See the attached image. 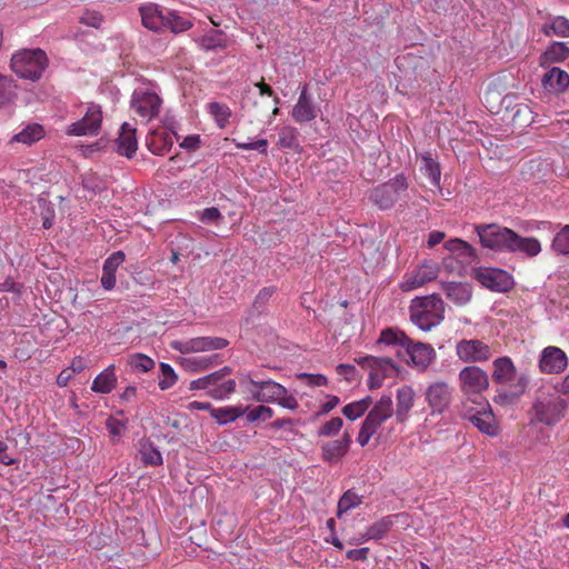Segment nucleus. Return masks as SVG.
Returning a JSON list of instances; mask_svg holds the SVG:
<instances>
[{
    "instance_id": "f257e3e1",
    "label": "nucleus",
    "mask_w": 569,
    "mask_h": 569,
    "mask_svg": "<svg viewBox=\"0 0 569 569\" xmlns=\"http://www.w3.org/2000/svg\"><path fill=\"white\" fill-rule=\"evenodd\" d=\"M238 383L242 393L260 403H277L280 407L295 411L299 403L288 389L271 379H257V375L240 373Z\"/></svg>"
},
{
    "instance_id": "f03ea898",
    "label": "nucleus",
    "mask_w": 569,
    "mask_h": 569,
    "mask_svg": "<svg viewBox=\"0 0 569 569\" xmlns=\"http://www.w3.org/2000/svg\"><path fill=\"white\" fill-rule=\"evenodd\" d=\"M492 380L500 386L493 397L496 403L510 405L526 392L530 379L526 373L517 376V368L510 357L496 358L492 361Z\"/></svg>"
},
{
    "instance_id": "7ed1b4c3",
    "label": "nucleus",
    "mask_w": 569,
    "mask_h": 569,
    "mask_svg": "<svg viewBox=\"0 0 569 569\" xmlns=\"http://www.w3.org/2000/svg\"><path fill=\"white\" fill-rule=\"evenodd\" d=\"M445 318V303L439 296L415 299L410 306V319L422 331H430Z\"/></svg>"
},
{
    "instance_id": "20e7f679",
    "label": "nucleus",
    "mask_w": 569,
    "mask_h": 569,
    "mask_svg": "<svg viewBox=\"0 0 569 569\" xmlns=\"http://www.w3.org/2000/svg\"><path fill=\"white\" fill-rule=\"evenodd\" d=\"M567 402L557 392H540L535 399L531 413L532 421L555 426L565 417Z\"/></svg>"
},
{
    "instance_id": "39448f33",
    "label": "nucleus",
    "mask_w": 569,
    "mask_h": 569,
    "mask_svg": "<svg viewBox=\"0 0 569 569\" xmlns=\"http://www.w3.org/2000/svg\"><path fill=\"white\" fill-rule=\"evenodd\" d=\"M48 67V57L39 48L23 49L11 58V69L20 78L38 80Z\"/></svg>"
},
{
    "instance_id": "423d86ee",
    "label": "nucleus",
    "mask_w": 569,
    "mask_h": 569,
    "mask_svg": "<svg viewBox=\"0 0 569 569\" xmlns=\"http://www.w3.org/2000/svg\"><path fill=\"white\" fill-rule=\"evenodd\" d=\"M130 106L137 116L150 121L160 113L162 99L153 86H140L134 89Z\"/></svg>"
},
{
    "instance_id": "0eeeda50",
    "label": "nucleus",
    "mask_w": 569,
    "mask_h": 569,
    "mask_svg": "<svg viewBox=\"0 0 569 569\" xmlns=\"http://www.w3.org/2000/svg\"><path fill=\"white\" fill-rule=\"evenodd\" d=\"M355 362L369 370L367 385L371 390L380 388L385 378L392 377L399 371V367L390 358L362 356L355 358Z\"/></svg>"
},
{
    "instance_id": "6e6552de",
    "label": "nucleus",
    "mask_w": 569,
    "mask_h": 569,
    "mask_svg": "<svg viewBox=\"0 0 569 569\" xmlns=\"http://www.w3.org/2000/svg\"><path fill=\"white\" fill-rule=\"evenodd\" d=\"M459 387L463 395L472 399L473 402L483 401L482 391L489 388L488 373L477 366H467L458 375Z\"/></svg>"
},
{
    "instance_id": "1a4fd4ad",
    "label": "nucleus",
    "mask_w": 569,
    "mask_h": 569,
    "mask_svg": "<svg viewBox=\"0 0 569 569\" xmlns=\"http://www.w3.org/2000/svg\"><path fill=\"white\" fill-rule=\"evenodd\" d=\"M408 189V182L403 174H397L389 181L376 187L370 192V200L381 210L393 207L400 194Z\"/></svg>"
},
{
    "instance_id": "9d476101",
    "label": "nucleus",
    "mask_w": 569,
    "mask_h": 569,
    "mask_svg": "<svg viewBox=\"0 0 569 569\" xmlns=\"http://www.w3.org/2000/svg\"><path fill=\"white\" fill-rule=\"evenodd\" d=\"M472 276L481 286L496 292H508L515 286L512 276L499 268L479 267L472 270Z\"/></svg>"
},
{
    "instance_id": "9b49d317",
    "label": "nucleus",
    "mask_w": 569,
    "mask_h": 569,
    "mask_svg": "<svg viewBox=\"0 0 569 569\" xmlns=\"http://www.w3.org/2000/svg\"><path fill=\"white\" fill-rule=\"evenodd\" d=\"M512 231L496 223L476 226V232L482 247L502 252L508 250Z\"/></svg>"
},
{
    "instance_id": "f8f14e48",
    "label": "nucleus",
    "mask_w": 569,
    "mask_h": 569,
    "mask_svg": "<svg viewBox=\"0 0 569 569\" xmlns=\"http://www.w3.org/2000/svg\"><path fill=\"white\" fill-rule=\"evenodd\" d=\"M403 353L407 356V365L418 371H426L437 358V352L431 345L416 341L411 338L409 339Z\"/></svg>"
},
{
    "instance_id": "ddd939ff",
    "label": "nucleus",
    "mask_w": 569,
    "mask_h": 569,
    "mask_svg": "<svg viewBox=\"0 0 569 569\" xmlns=\"http://www.w3.org/2000/svg\"><path fill=\"white\" fill-rule=\"evenodd\" d=\"M102 122V110L99 104L90 103L86 114L78 121L72 122L66 129L68 136H96L99 133Z\"/></svg>"
},
{
    "instance_id": "4468645a",
    "label": "nucleus",
    "mask_w": 569,
    "mask_h": 569,
    "mask_svg": "<svg viewBox=\"0 0 569 569\" xmlns=\"http://www.w3.org/2000/svg\"><path fill=\"white\" fill-rule=\"evenodd\" d=\"M456 355L467 363L488 361L493 352L491 347L479 339H462L456 343Z\"/></svg>"
},
{
    "instance_id": "2eb2a0df",
    "label": "nucleus",
    "mask_w": 569,
    "mask_h": 569,
    "mask_svg": "<svg viewBox=\"0 0 569 569\" xmlns=\"http://www.w3.org/2000/svg\"><path fill=\"white\" fill-rule=\"evenodd\" d=\"M426 401L431 409V413H443L451 405L453 389L446 381H435L430 383L425 392Z\"/></svg>"
},
{
    "instance_id": "dca6fc26",
    "label": "nucleus",
    "mask_w": 569,
    "mask_h": 569,
    "mask_svg": "<svg viewBox=\"0 0 569 569\" xmlns=\"http://www.w3.org/2000/svg\"><path fill=\"white\" fill-rule=\"evenodd\" d=\"M229 345L228 340L220 337H197L188 340L173 341L172 349L181 353L206 352L221 350Z\"/></svg>"
},
{
    "instance_id": "f3484780",
    "label": "nucleus",
    "mask_w": 569,
    "mask_h": 569,
    "mask_svg": "<svg viewBox=\"0 0 569 569\" xmlns=\"http://www.w3.org/2000/svg\"><path fill=\"white\" fill-rule=\"evenodd\" d=\"M476 403L479 406V409L468 410L467 418L482 433L490 437L497 436L499 427L489 402L483 400Z\"/></svg>"
},
{
    "instance_id": "a211bd4d",
    "label": "nucleus",
    "mask_w": 569,
    "mask_h": 569,
    "mask_svg": "<svg viewBox=\"0 0 569 569\" xmlns=\"http://www.w3.org/2000/svg\"><path fill=\"white\" fill-rule=\"evenodd\" d=\"M567 366L568 357L562 349L555 346H548L541 350L538 367L542 373H561L566 370Z\"/></svg>"
},
{
    "instance_id": "6ab92c4d",
    "label": "nucleus",
    "mask_w": 569,
    "mask_h": 569,
    "mask_svg": "<svg viewBox=\"0 0 569 569\" xmlns=\"http://www.w3.org/2000/svg\"><path fill=\"white\" fill-rule=\"evenodd\" d=\"M439 268L433 261H425L417 270L407 273L400 283L403 291H411L422 287L425 283L435 280L438 277Z\"/></svg>"
},
{
    "instance_id": "aec40b11",
    "label": "nucleus",
    "mask_w": 569,
    "mask_h": 569,
    "mask_svg": "<svg viewBox=\"0 0 569 569\" xmlns=\"http://www.w3.org/2000/svg\"><path fill=\"white\" fill-rule=\"evenodd\" d=\"M319 108L315 104L308 86H302L298 100L291 110V117L297 123L311 122L318 117Z\"/></svg>"
},
{
    "instance_id": "412c9836",
    "label": "nucleus",
    "mask_w": 569,
    "mask_h": 569,
    "mask_svg": "<svg viewBox=\"0 0 569 569\" xmlns=\"http://www.w3.org/2000/svg\"><path fill=\"white\" fill-rule=\"evenodd\" d=\"M177 138L176 132L161 128L150 132L147 137L146 143L150 152L157 156H162L170 151Z\"/></svg>"
},
{
    "instance_id": "4be33fe9",
    "label": "nucleus",
    "mask_w": 569,
    "mask_h": 569,
    "mask_svg": "<svg viewBox=\"0 0 569 569\" xmlns=\"http://www.w3.org/2000/svg\"><path fill=\"white\" fill-rule=\"evenodd\" d=\"M507 252L521 253L527 258H533L541 252V243L537 238L522 237L512 231Z\"/></svg>"
},
{
    "instance_id": "5701e85b",
    "label": "nucleus",
    "mask_w": 569,
    "mask_h": 569,
    "mask_svg": "<svg viewBox=\"0 0 569 569\" xmlns=\"http://www.w3.org/2000/svg\"><path fill=\"white\" fill-rule=\"evenodd\" d=\"M393 413V401L390 396L385 395L373 405L363 421L379 429Z\"/></svg>"
},
{
    "instance_id": "b1692460",
    "label": "nucleus",
    "mask_w": 569,
    "mask_h": 569,
    "mask_svg": "<svg viewBox=\"0 0 569 569\" xmlns=\"http://www.w3.org/2000/svg\"><path fill=\"white\" fill-rule=\"evenodd\" d=\"M396 515L387 516L375 523L367 527L366 531L357 539L350 541L351 545H358L368 540H380L382 539L393 527Z\"/></svg>"
},
{
    "instance_id": "393cba45",
    "label": "nucleus",
    "mask_w": 569,
    "mask_h": 569,
    "mask_svg": "<svg viewBox=\"0 0 569 569\" xmlns=\"http://www.w3.org/2000/svg\"><path fill=\"white\" fill-rule=\"evenodd\" d=\"M415 390L410 386H401L397 389L396 393V409L395 416L398 422H406L409 413L415 405Z\"/></svg>"
},
{
    "instance_id": "a878e982",
    "label": "nucleus",
    "mask_w": 569,
    "mask_h": 569,
    "mask_svg": "<svg viewBox=\"0 0 569 569\" xmlns=\"http://www.w3.org/2000/svg\"><path fill=\"white\" fill-rule=\"evenodd\" d=\"M116 146L119 154L132 158L138 148L136 128L128 122L122 123L119 137L116 140Z\"/></svg>"
},
{
    "instance_id": "bb28decb",
    "label": "nucleus",
    "mask_w": 569,
    "mask_h": 569,
    "mask_svg": "<svg viewBox=\"0 0 569 569\" xmlns=\"http://www.w3.org/2000/svg\"><path fill=\"white\" fill-rule=\"evenodd\" d=\"M350 443L351 437L348 433H343L340 439L326 442L321 447L322 459L330 463L337 462L348 452Z\"/></svg>"
},
{
    "instance_id": "cd10ccee",
    "label": "nucleus",
    "mask_w": 569,
    "mask_h": 569,
    "mask_svg": "<svg viewBox=\"0 0 569 569\" xmlns=\"http://www.w3.org/2000/svg\"><path fill=\"white\" fill-rule=\"evenodd\" d=\"M441 287L447 298L458 306L467 305L472 297V288L467 282L448 281Z\"/></svg>"
},
{
    "instance_id": "c85d7f7f",
    "label": "nucleus",
    "mask_w": 569,
    "mask_h": 569,
    "mask_svg": "<svg viewBox=\"0 0 569 569\" xmlns=\"http://www.w3.org/2000/svg\"><path fill=\"white\" fill-rule=\"evenodd\" d=\"M140 16L142 24L152 31H162L164 26L166 10L159 6L149 3L140 7Z\"/></svg>"
},
{
    "instance_id": "c756f323",
    "label": "nucleus",
    "mask_w": 569,
    "mask_h": 569,
    "mask_svg": "<svg viewBox=\"0 0 569 569\" xmlns=\"http://www.w3.org/2000/svg\"><path fill=\"white\" fill-rule=\"evenodd\" d=\"M212 377L208 385V396L216 400H223L230 397L236 390L237 381L234 379H221L219 373H210Z\"/></svg>"
},
{
    "instance_id": "7c9ffc66",
    "label": "nucleus",
    "mask_w": 569,
    "mask_h": 569,
    "mask_svg": "<svg viewBox=\"0 0 569 569\" xmlns=\"http://www.w3.org/2000/svg\"><path fill=\"white\" fill-rule=\"evenodd\" d=\"M542 84L550 91L565 92L569 88V74L562 69L553 67L543 74Z\"/></svg>"
},
{
    "instance_id": "2f4dec72",
    "label": "nucleus",
    "mask_w": 569,
    "mask_h": 569,
    "mask_svg": "<svg viewBox=\"0 0 569 569\" xmlns=\"http://www.w3.org/2000/svg\"><path fill=\"white\" fill-rule=\"evenodd\" d=\"M410 337H408L402 330L397 328H387L380 332V337L377 340V345H383L388 347H400L405 350ZM403 351H398V357L402 356Z\"/></svg>"
},
{
    "instance_id": "473e14b6",
    "label": "nucleus",
    "mask_w": 569,
    "mask_h": 569,
    "mask_svg": "<svg viewBox=\"0 0 569 569\" xmlns=\"http://www.w3.org/2000/svg\"><path fill=\"white\" fill-rule=\"evenodd\" d=\"M138 455L144 467H159L163 463L161 452L148 439H143L139 442Z\"/></svg>"
},
{
    "instance_id": "72a5a7b5",
    "label": "nucleus",
    "mask_w": 569,
    "mask_h": 569,
    "mask_svg": "<svg viewBox=\"0 0 569 569\" xmlns=\"http://www.w3.org/2000/svg\"><path fill=\"white\" fill-rule=\"evenodd\" d=\"M196 43L203 51H213L217 49H226L228 40L221 30L211 29L209 32L198 37Z\"/></svg>"
},
{
    "instance_id": "f704fd0d",
    "label": "nucleus",
    "mask_w": 569,
    "mask_h": 569,
    "mask_svg": "<svg viewBox=\"0 0 569 569\" xmlns=\"http://www.w3.org/2000/svg\"><path fill=\"white\" fill-rule=\"evenodd\" d=\"M114 365L108 366L92 381L91 390L97 393H110L117 385Z\"/></svg>"
},
{
    "instance_id": "c9c22d12",
    "label": "nucleus",
    "mask_w": 569,
    "mask_h": 569,
    "mask_svg": "<svg viewBox=\"0 0 569 569\" xmlns=\"http://www.w3.org/2000/svg\"><path fill=\"white\" fill-rule=\"evenodd\" d=\"M445 248L448 251L456 253L458 258H461L462 261L467 263L475 261L477 258V253L471 244L459 238L448 240L445 243Z\"/></svg>"
},
{
    "instance_id": "e433bc0d",
    "label": "nucleus",
    "mask_w": 569,
    "mask_h": 569,
    "mask_svg": "<svg viewBox=\"0 0 569 569\" xmlns=\"http://www.w3.org/2000/svg\"><path fill=\"white\" fill-rule=\"evenodd\" d=\"M44 134V130L39 123H29L21 131L16 133L10 142H18L30 146L39 141Z\"/></svg>"
},
{
    "instance_id": "4c0bfd02",
    "label": "nucleus",
    "mask_w": 569,
    "mask_h": 569,
    "mask_svg": "<svg viewBox=\"0 0 569 569\" xmlns=\"http://www.w3.org/2000/svg\"><path fill=\"white\" fill-rule=\"evenodd\" d=\"M164 20L163 30L169 29L173 33L184 32L193 26L189 18L181 16L173 10H166Z\"/></svg>"
},
{
    "instance_id": "58836bf2",
    "label": "nucleus",
    "mask_w": 569,
    "mask_h": 569,
    "mask_svg": "<svg viewBox=\"0 0 569 569\" xmlns=\"http://www.w3.org/2000/svg\"><path fill=\"white\" fill-rule=\"evenodd\" d=\"M569 58V47L565 42L553 41L541 56V63H556Z\"/></svg>"
},
{
    "instance_id": "ea45409f",
    "label": "nucleus",
    "mask_w": 569,
    "mask_h": 569,
    "mask_svg": "<svg viewBox=\"0 0 569 569\" xmlns=\"http://www.w3.org/2000/svg\"><path fill=\"white\" fill-rule=\"evenodd\" d=\"M542 32L547 36H557L561 38L569 37V19L563 16L552 17L548 23L542 26Z\"/></svg>"
},
{
    "instance_id": "a19ab883",
    "label": "nucleus",
    "mask_w": 569,
    "mask_h": 569,
    "mask_svg": "<svg viewBox=\"0 0 569 569\" xmlns=\"http://www.w3.org/2000/svg\"><path fill=\"white\" fill-rule=\"evenodd\" d=\"M421 171L426 177H428L430 183L433 187H440V164L430 154H423L421 157Z\"/></svg>"
},
{
    "instance_id": "79ce46f5",
    "label": "nucleus",
    "mask_w": 569,
    "mask_h": 569,
    "mask_svg": "<svg viewBox=\"0 0 569 569\" xmlns=\"http://www.w3.org/2000/svg\"><path fill=\"white\" fill-rule=\"evenodd\" d=\"M246 410L242 407H223V408H212L210 413L211 417L217 420L219 425H227L229 422L234 421L239 417L243 416Z\"/></svg>"
},
{
    "instance_id": "37998d69",
    "label": "nucleus",
    "mask_w": 569,
    "mask_h": 569,
    "mask_svg": "<svg viewBox=\"0 0 569 569\" xmlns=\"http://www.w3.org/2000/svg\"><path fill=\"white\" fill-rule=\"evenodd\" d=\"M362 500V496H359L352 489L347 490L338 501L337 517L340 518L345 512L360 506Z\"/></svg>"
},
{
    "instance_id": "c03bdc74",
    "label": "nucleus",
    "mask_w": 569,
    "mask_h": 569,
    "mask_svg": "<svg viewBox=\"0 0 569 569\" xmlns=\"http://www.w3.org/2000/svg\"><path fill=\"white\" fill-rule=\"evenodd\" d=\"M370 405H371V398L366 397L358 401H353V402L346 405L342 409V413L347 419L353 421V420L360 418L369 409Z\"/></svg>"
},
{
    "instance_id": "a18cd8bd",
    "label": "nucleus",
    "mask_w": 569,
    "mask_h": 569,
    "mask_svg": "<svg viewBox=\"0 0 569 569\" xmlns=\"http://www.w3.org/2000/svg\"><path fill=\"white\" fill-rule=\"evenodd\" d=\"M184 365L191 370H207L214 365L219 363L220 358L218 355L212 356H198L186 358Z\"/></svg>"
},
{
    "instance_id": "49530a36",
    "label": "nucleus",
    "mask_w": 569,
    "mask_h": 569,
    "mask_svg": "<svg viewBox=\"0 0 569 569\" xmlns=\"http://www.w3.org/2000/svg\"><path fill=\"white\" fill-rule=\"evenodd\" d=\"M208 111L216 120L219 128H224L231 117L230 108L224 103L210 102Z\"/></svg>"
},
{
    "instance_id": "de8ad7c7",
    "label": "nucleus",
    "mask_w": 569,
    "mask_h": 569,
    "mask_svg": "<svg viewBox=\"0 0 569 569\" xmlns=\"http://www.w3.org/2000/svg\"><path fill=\"white\" fill-rule=\"evenodd\" d=\"M243 410H246L244 415L248 422L267 421L274 415L273 409L264 405H258L253 408L246 407Z\"/></svg>"
},
{
    "instance_id": "09e8293b",
    "label": "nucleus",
    "mask_w": 569,
    "mask_h": 569,
    "mask_svg": "<svg viewBox=\"0 0 569 569\" xmlns=\"http://www.w3.org/2000/svg\"><path fill=\"white\" fill-rule=\"evenodd\" d=\"M551 248L558 254H569V224L556 233Z\"/></svg>"
},
{
    "instance_id": "8fccbe9b",
    "label": "nucleus",
    "mask_w": 569,
    "mask_h": 569,
    "mask_svg": "<svg viewBox=\"0 0 569 569\" xmlns=\"http://www.w3.org/2000/svg\"><path fill=\"white\" fill-rule=\"evenodd\" d=\"M160 375L158 386L161 390L170 389L178 380L174 369L166 362L160 363Z\"/></svg>"
},
{
    "instance_id": "3c124183",
    "label": "nucleus",
    "mask_w": 569,
    "mask_h": 569,
    "mask_svg": "<svg viewBox=\"0 0 569 569\" xmlns=\"http://www.w3.org/2000/svg\"><path fill=\"white\" fill-rule=\"evenodd\" d=\"M278 146L282 149H290L297 146L298 131L291 126H284L279 129Z\"/></svg>"
},
{
    "instance_id": "603ef678",
    "label": "nucleus",
    "mask_w": 569,
    "mask_h": 569,
    "mask_svg": "<svg viewBox=\"0 0 569 569\" xmlns=\"http://www.w3.org/2000/svg\"><path fill=\"white\" fill-rule=\"evenodd\" d=\"M16 86L13 80L8 77L0 74V107L9 103L16 96Z\"/></svg>"
},
{
    "instance_id": "864d4df0",
    "label": "nucleus",
    "mask_w": 569,
    "mask_h": 569,
    "mask_svg": "<svg viewBox=\"0 0 569 569\" xmlns=\"http://www.w3.org/2000/svg\"><path fill=\"white\" fill-rule=\"evenodd\" d=\"M129 365L133 370L148 372L154 367V361L142 353H136L129 359Z\"/></svg>"
},
{
    "instance_id": "5fc2aeb1",
    "label": "nucleus",
    "mask_w": 569,
    "mask_h": 569,
    "mask_svg": "<svg viewBox=\"0 0 569 569\" xmlns=\"http://www.w3.org/2000/svg\"><path fill=\"white\" fill-rule=\"evenodd\" d=\"M343 426V420L340 417H335L327 421L319 430V437H335L337 436Z\"/></svg>"
},
{
    "instance_id": "6e6d98bb",
    "label": "nucleus",
    "mask_w": 569,
    "mask_h": 569,
    "mask_svg": "<svg viewBox=\"0 0 569 569\" xmlns=\"http://www.w3.org/2000/svg\"><path fill=\"white\" fill-rule=\"evenodd\" d=\"M232 143L241 150H257L261 154L268 153V140L267 139H258L251 142H241L237 139H232Z\"/></svg>"
},
{
    "instance_id": "4d7b16f0",
    "label": "nucleus",
    "mask_w": 569,
    "mask_h": 569,
    "mask_svg": "<svg viewBox=\"0 0 569 569\" xmlns=\"http://www.w3.org/2000/svg\"><path fill=\"white\" fill-rule=\"evenodd\" d=\"M126 256L122 251H116L110 254L103 262V271L117 272L118 268L123 263Z\"/></svg>"
},
{
    "instance_id": "13d9d810",
    "label": "nucleus",
    "mask_w": 569,
    "mask_h": 569,
    "mask_svg": "<svg viewBox=\"0 0 569 569\" xmlns=\"http://www.w3.org/2000/svg\"><path fill=\"white\" fill-rule=\"evenodd\" d=\"M274 292H276L274 287H264L261 290H259V292L257 293L254 301H253L254 308L260 309L263 306H266Z\"/></svg>"
},
{
    "instance_id": "bf43d9fd",
    "label": "nucleus",
    "mask_w": 569,
    "mask_h": 569,
    "mask_svg": "<svg viewBox=\"0 0 569 569\" xmlns=\"http://www.w3.org/2000/svg\"><path fill=\"white\" fill-rule=\"evenodd\" d=\"M378 429L370 426L369 422L363 421L358 433L357 441L361 447L368 445L370 438L377 432Z\"/></svg>"
},
{
    "instance_id": "052dcab7",
    "label": "nucleus",
    "mask_w": 569,
    "mask_h": 569,
    "mask_svg": "<svg viewBox=\"0 0 569 569\" xmlns=\"http://www.w3.org/2000/svg\"><path fill=\"white\" fill-rule=\"evenodd\" d=\"M102 20V16L98 11L91 10H87L80 18L81 23L93 28H99Z\"/></svg>"
},
{
    "instance_id": "680f3d73",
    "label": "nucleus",
    "mask_w": 569,
    "mask_h": 569,
    "mask_svg": "<svg viewBox=\"0 0 569 569\" xmlns=\"http://www.w3.org/2000/svg\"><path fill=\"white\" fill-rule=\"evenodd\" d=\"M300 379H306L307 385L313 386V387H321L326 386L328 383V379L326 376L321 373L312 375V373H301L299 376Z\"/></svg>"
},
{
    "instance_id": "e2e57ef3",
    "label": "nucleus",
    "mask_w": 569,
    "mask_h": 569,
    "mask_svg": "<svg viewBox=\"0 0 569 569\" xmlns=\"http://www.w3.org/2000/svg\"><path fill=\"white\" fill-rule=\"evenodd\" d=\"M340 402V399L337 396H327V401L321 403L319 411L316 413V417L323 416L333 410Z\"/></svg>"
},
{
    "instance_id": "0e129e2a",
    "label": "nucleus",
    "mask_w": 569,
    "mask_h": 569,
    "mask_svg": "<svg viewBox=\"0 0 569 569\" xmlns=\"http://www.w3.org/2000/svg\"><path fill=\"white\" fill-rule=\"evenodd\" d=\"M201 140L199 134H191L183 138L180 142V147L188 151H196L200 148Z\"/></svg>"
},
{
    "instance_id": "69168bd1",
    "label": "nucleus",
    "mask_w": 569,
    "mask_h": 569,
    "mask_svg": "<svg viewBox=\"0 0 569 569\" xmlns=\"http://www.w3.org/2000/svg\"><path fill=\"white\" fill-rule=\"evenodd\" d=\"M220 218L221 213L216 207L206 208L200 216V220L204 223L216 222Z\"/></svg>"
},
{
    "instance_id": "338daca9",
    "label": "nucleus",
    "mask_w": 569,
    "mask_h": 569,
    "mask_svg": "<svg viewBox=\"0 0 569 569\" xmlns=\"http://www.w3.org/2000/svg\"><path fill=\"white\" fill-rule=\"evenodd\" d=\"M100 282L104 290H112L116 286V273L102 270Z\"/></svg>"
},
{
    "instance_id": "774afa93",
    "label": "nucleus",
    "mask_w": 569,
    "mask_h": 569,
    "mask_svg": "<svg viewBox=\"0 0 569 569\" xmlns=\"http://www.w3.org/2000/svg\"><path fill=\"white\" fill-rule=\"evenodd\" d=\"M107 428L112 436L118 437L126 428V425L120 420L110 418L107 420Z\"/></svg>"
}]
</instances>
